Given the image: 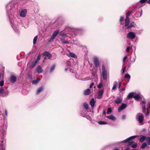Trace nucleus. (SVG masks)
Returning <instances> with one entry per match:
<instances>
[{"instance_id": "f257e3e1", "label": "nucleus", "mask_w": 150, "mask_h": 150, "mask_svg": "<svg viewBox=\"0 0 150 150\" xmlns=\"http://www.w3.org/2000/svg\"><path fill=\"white\" fill-rule=\"evenodd\" d=\"M138 137V136H133L130 137L127 139H126L122 141L123 143H127L128 142V145H131V147L133 148H136L137 146V143H134V142H129L131 139H134L137 137Z\"/></svg>"}, {"instance_id": "f03ea898", "label": "nucleus", "mask_w": 150, "mask_h": 150, "mask_svg": "<svg viewBox=\"0 0 150 150\" xmlns=\"http://www.w3.org/2000/svg\"><path fill=\"white\" fill-rule=\"evenodd\" d=\"M136 119L138 121L139 125H142L144 124V116L142 113H138L137 115Z\"/></svg>"}, {"instance_id": "7ed1b4c3", "label": "nucleus", "mask_w": 150, "mask_h": 150, "mask_svg": "<svg viewBox=\"0 0 150 150\" xmlns=\"http://www.w3.org/2000/svg\"><path fill=\"white\" fill-rule=\"evenodd\" d=\"M128 99L130 98H134L136 100H139L141 98V96L139 94H137L133 92L130 93L127 96Z\"/></svg>"}, {"instance_id": "20e7f679", "label": "nucleus", "mask_w": 150, "mask_h": 150, "mask_svg": "<svg viewBox=\"0 0 150 150\" xmlns=\"http://www.w3.org/2000/svg\"><path fill=\"white\" fill-rule=\"evenodd\" d=\"M141 103V104L142 105L143 112L145 113L146 116H148L149 115V112L148 109L147 108V109H146L145 107V103H146L145 101L144 100L142 101Z\"/></svg>"}, {"instance_id": "39448f33", "label": "nucleus", "mask_w": 150, "mask_h": 150, "mask_svg": "<svg viewBox=\"0 0 150 150\" xmlns=\"http://www.w3.org/2000/svg\"><path fill=\"white\" fill-rule=\"evenodd\" d=\"M8 91L6 89H4L3 87L0 89V95L3 97L6 96L8 95Z\"/></svg>"}, {"instance_id": "423d86ee", "label": "nucleus", "mask_w": 150, "mask_h": 150, "mask_svg": "<svg viewBox=\"0 0 150 150\" xmlns=\"http://www.w3.org/2000/svg\"><path fill=\"white\" fill-rule=\"evenodd\" d=\"M59 33V31L58 30H56L53 33L52 35L51 36V38L49 40L48 42H53L54 39L57 36Z\"/></svg>"}, {"instance_id": "0eeeda50", "label": "nucleus", "mask_w": 150, "mask_h": 150, "mask_svg": "<svg viewBox=\"0 0 150 150\" xmlns=\"http://www.w3.org/2000/svg\"><path fill=\"white\" fill-rule=\"evenodd\" d=\"M136 35L133 32H130L127 35V37L130 39H134Z\"/></svg>"}, {"instance_id": "6e6552de", "label": "nucleus", "mask_w": 150, "mask_h": 150, "mask_svg": "<svg viewBox=\"0 0 150 150\" xmlns=\"http://www.w3.org/2000/svg\"><path fill=\"white\" fill-rule=\"evenodd\" d=\"M93 62L95 67L96 68H98L99 64V61L97 57H94L93 58Z\"/></svg>"}, {"instance_id": "1a4fd4ad", "label": "nucleus", "mask_w": 150, "mask_h": 150, "mask_svg": "<svg viewBox=\"0 0 150 150\" xmlns=\"http://www.w3.org/2000/svg\"><path fill=\"white\" fill-rule=\"evenodd\" d=\"M104 92L103 90H100L98 92V94L97 96V98L98 99H101L103 98Z\"/></svg>"}, {"instance_id": "9d476101", "label": "nucleus", "mask_w": 150, "mask_h": 150, "mask_svg": "<svg viewBox=\"0 0 150 150\" xmlns=\"http://www.w3.org/2000/svg\"><path fill=\"white\" fill-rule=\"evenodd\" d=\"M127 105L126 103H122L119 108L118 110L119 112H121L123 110L127 107Z\"/></svg>"}, {"instance_id": "9b49d317", "label": "nucleus", "mask_w": 150, "mask_h": 150, "mask_svg": "<svg viewBox=\"0 0 150 150\" xmlns=\"http://www.w3.org/2000/svg\"><path fill=\"white\" fill-rule=\"evenodd\" d=\"M6 9L7 10V13L8 16H9V13L10 11L11 10L12 7H11L10 4H8L6 6Z\"/></svg>"}, {"instance_id": "f8f14e48", "label": "nucleus", "mask_w": 150, "mask_h": 150, "mask_svg": "<svg viewBox=\"0 0 150 150\" xmlns=\"http://www.w3.org/2000/svg\"><path fill=\"white\" fill-rule=\"evenodd\" d=\"M27 11L26 9H24L22 10L20 14V16L23 17H24L26 16Z\"/></svg>"}, {"instance_id": "ddd939ff", "label": "nucleus", "mask_w": 150, "mask_h": 150, "mask_svg": "<svg viewBox=\"0 0 150 150\" xmlns=\"http://www.w3.org/2000/svg\"><path fill=\"white\" fill-rule=\"evenodd\" d=\"M16 77L14 75H12L10 77V81L12 83H15L16 81Z\"/></svg>"}, {"instance_id": "4468645a", "label": "nucleus", "mask_w": 150, "mask_h": 150, "mask_svg": "<svg viewBox=\"0 0 150 150\" xmlns=\"http://www.w3.org/2000/svg\"><path fill=\"white\" fill-rule=\"evenodd\" d=\"M42 54L44 56H47L49 59L52 56L51 54L48 52H43Z\"/></svg>"}, {"instance_id": "2eb2a0df", "label": "nucleus", "mask_w": 150, "mask_h": 150, "mask_svg": "<svg viewBox=\"0 0 150 150\" xmlns=\"http://www.w3.org/2000/svg\"><path fill=\"white\" fill-rule=\"evenodd\" d=\"M102 76L104 80H107V71L102 72Z\"/></svg>"}, {"instance_id": "dca6fc26", "label": "nucleus", "mask_w": 150, "mask_h": 150, "mask_svg": "<svg viewBox=\"0 0 150 150\" xmlns=\"http://www.w3.org/2000/svg\"><path fill=\"white\" fill-rule=\"evenodd\" d=\"M106 117L108 119L111 120L113 121H115L116 120V117L112 115L108 116Z\"/></svg>"}, {"instance_id": "f3484780", "label": "nucleus", "mask_w": 150, "mask_h": 150, "mask_svg": "<svg viewBox=\"0 0 150 150\" xmlns=\"http://www.w3.org/2000/svg\"><path fill=\"white\" fill-rule=\"evenodd\" d=\"M95 103V101L93 98H92L90 102V104L91 107L92 108H93L94 107V105Z\"/></svg>"}, {"instance_id": "a211bd4d", "label": "nucleus", "mask_w": 150, "mask_h": 150, "mask_svg": "<svg viewBox=\"0 0 150 150\" xmlns=\"http://www.w3.org/2000/svg\"><path fill=\"white\" fill-rule=\"evenodd\" d=\"M36 70L37 73L38 74H40L42 73L43 71V70L42 69L41 66L40 65L38 66V67H37Z\"/></svg>"}, {"instance_id": "6ab92c4d", "label": "nucleus", "mask_w": 150, "mask_h": 150, "mask_svg": "<svg viewBox=\"0 0 150 150\" xmlns=\"http://www.w3.org/2000/svg\"><path fill=\"white\" fill-rule=\"evenodd\" d=\"M122 98L118 97L115 100V102L117 104H120L122 102Z\"/></svg>"}, {"instance_id": "aec40b11", "label": "nucleus", "mask_w": 150, "mask_h": 150, "mask_svg": "<svg viewBox=\"0 0 150 150\" xmlns=\"http://www.w3.org/2000/svg\"><path fill=\"white\" fill-rule=\"evenodd\" d=\"M129 18L126 17L125 21V26H127L129 23Z\"/></svg>"}, {"instance_id": "412c9836", "label": "nucleus", "mask_w": 150, "mask_h": 150, "mask_svg": "<svg viewBox=\"0 0 150 150\" xmlns=\"http://www.w3.org/2000/svg\"><path fill=\"white\" fill-rule=\"evenodd\" d=\"M43 88H44L43 86H41L38 88L36 92L37 94H38L41 92L43 91Z\"/></svg>"}, {"instance_id": "4be33fe9", "label": "nucleus", "mask_w": 150, "mask_h": 150, "mask_svg": "<svg viewBox=\"0 0 150 150\" xmlns=\"http://www.w3.org/2000/svg\"><path fill=\"white\" fill-rule=\"evenodd\" d=\"M90 90L88 88L84 90V94L85 95H88L90 93Z\"/></svg>"}, {"instance_id": "5701e85b", "label": "nucleus", "mask_w": 150, "mask_h": 150, "mask_svg": "<svg viewBox=\"0 0 150 150\" xmlns=\"http://www.w3.org/2000/svg\"><path fill=\"white\" fill-rule=\"evenodd\" d=\"M12 26L16 32L18 33L19 32V30L18 29L17 27H16V26H15L14 24H12Z\"/></svg>"}, {"instance_id": "b1692460", "label": "nucleus", "mask_w": 150, "mask_h": 150, "mask_svg": "<svg viewBox=\"0 0 150 150\" xmlns=\"http://www.w3.org/2000/svg\"><path fill=\"white\" fill-rule=\"evenodd\" d=\"M134 24V22H132L130 23V24L126 28L127 29L130 28H131L133 27Z\"/></svg>"}, {"instance_id": "393cba45", "label": "nucleus", "mask_w": 150, "mask_h": 150, "mask_svg": "<svg viewBox=\"0 0 150 150\" xmlns=\"http://www.w3.org/2000/svg\"><path fill=\"white\" fill-rule=\"evenodd\" d=\"M40 81V79L37 78L36 80H33L32 81V83L33 84H37Z\"/></svg>"}, {"instance_id": "a878e982", "label": "nucleus", "mask_w": 150, "mask_h": 150, "mask_svg": "<svg viewBox=\"0 0 150 150\" xmlns=\"http://www.w3.org/2000/svg\"><path fill=\"white\" fill-rule=\"evenodd\" d=\"M146 137L145 136L142 135V137L140 138L139 140L141 142H143L145 139Z\"/></svg>"}, {"instance_id": "bb28decb", "label": "nucleus", "mask_w": 150, "mask_h": 150, "mask_svg": "<svg viewBox=\"0 0 150 150\" xmlns=\"http://www.w3.org/2000/svg\"><path fill=\"white\" fill-rule=\"evenodd\" d=\"M98 123L100 125H106L108 124V123L104 121H99L98 122Z\"/></svg>"}, {"instance_id": "cd10ccee", "label": "nucleus", "mask_w": 150, "mask_h": 150, "mask_svg": "<svg viewBox=\"0 0 150 150\" xmlns=\"http://www.w3.org/2000/svg\"><path fill=\"white\" fill-rule=\"evenodd\" d=\"M83 107L86 110L88 108V105L86 103H84L83 104Z\"/></svg>"}, {"instance_id": "c85d7f7f", "label": "nucleus", "mask_w": 150, "mask_h": 150, "mask_svg": "<svg viewBox=\"0 0 150 150\" xmlns=\"http://www.w3.org/2000/svg\"><path fill=\"white\" fill-rule=\"evenodd\" d=\"M40 57H41V55H40V54H39L38 55V57H37L36 59V60L35 61V62L37 63L39 61L40 59Z\"/></svg>"}, {"instance_id": "c756f323", "label": "nucleus", "mask_w": 150, "mask_h": 150, "mask_svg": "<svg viewBox=\"0 0 150 150\" xmlns=\"http://www.w3.org/2000/svg\"><path fill=\"white\" fill-rule=\"evenodd\" d=\"M61 42L63 43L68 44L69 43V42L68 41H65V40L63 39H61Z\"/></svg>"}, {"instance_id": "7c9ffc66", "label": "nucleus", "mask_w": 150, "mask_h": 150, "mask_svg": "<svg viewBox=\"0 0 150 150\" xmlns=\"http://www.w3.org/2000/svg\"><path fill=\"white\" fill-rule=\"evenodd\" d=\"M132 45L131 46L128 47H127L126 51L127 52H128L129 51V50L131 49H132Z\"/></svg>"}, {"instance_id": "2f4dec72", "label": "nucleus", "mask_w": 150, "mask_h": 150, "mask_svg": "<svg viewBox=\"0 0 150 150\" xmlns=\"http://www.w3.org/2000/svg\"><path fill=\"white\" fill-rule=\"evenodd\" d=\"M55 64H53L52 66L50 68V71L51 72H52L54 70L55 67Z\"/></svg>"}, {"instance_id": "473e14b6", "label": "nucleus", "mask_w": 150, "mask_h": 150, "mask_svg": "<svg viewBox=\"0 0 150 150\" xmlns=\"http://www.w3.org/2000/svg\"><path fill=\"white\" fill-rule=\"evenodd\" d=\"M146 141L147 142L148 145H150V137H147L146 139Z\"/></svg>"}, {"instance_id": "72a5a7b5", "label": "nucleus", "mask_w": 150, "mask_h": 150, "mask_svg": "<svg viewBox=\"0 0 150 150\" xmlns=\"http://www.w3.org/2000/svg\"><path fill=\"white\" fill-rule=\"evenodd\" d=\"M69 56L71 57L74 58H75L76 56V55L74 53L71 52L69 53Z\"/></svg>"}, {"instance_id": "f704fd0d", "label": "nucleus", "mask_w": 150, "mask_h": 150, "mask_svg": "<svg viewBox=\"0 0 150 150\" xmlns=\"http://www.w3.org/2000/svg\"><path fill=\"white\" fill-rule=\"evenodd\" d=\"M125 77L126 78L130 79V76L129 74H126L125 75Z\"/></svg>"}, {"instance_id": "c9c22d12", "label": "nucleus", "mask_w": 150, "mask_h": 150, "mask_svg": "<svg viewBox=\"0 0 150 150\" xmlns=\"http://www.w3.org/2000/svg\"><path fill=\"white\" fill-rule=\"evenodd\" d=\"M146 144L145 143H144L141 146V148L142 149H144L146 146Z\"/></svg>"}, {"instance_id": "e433bc0d", "label": "nucleus", "mask_w": 150, "mask_h": 150, "mask_svg": "<svg viewBox=\"0 0 150 150\" xmlns=\"http://www.w3.org/2000/svg\"><path fill=\"white\" fill-rule=\"evenodd\" d=\"M37 39V36H36L34 37L33 40V43L34 44H35L36 43Z\"/></svg>"}, {"instance_id": "4c0bfd02", "label": "nucleus", "mask_w": 150, "mask_h": 150, "mask_svg": "<svg viewBox=\"0 0 150 150\" xmlns=\"http://www.w3.org/2000/svg\"><path fill=\"white\" fill-rule=\"evenodd\" d=\"M112 112V110L110 108H109L108 109L107 111V113L109 114L110 113H111Z\"/></svg>"}, {"instance_id": "58836bf2", "label": "nucleus", "mask_w": 150, "mask_h": 150, "mask_svg": "<svg viewBox=\"0 0 150 150\" xmlns=\"http://www.w3.org/2000/svg\"><path fill=\"white\" fill-rule=\"evenodd\" d=\"M102 72L106 71L105 66L104 65H103L102 66Z\"/></svg>"}, {"instance_id": "ea45409f", "label": "nucleus", "mask_w": 150, "mask_h": 150, "mask_svg": "<svg viewBox=\"0 0 150 150\" xmlns=\"http://www.w3.org/2000/svg\"><path fill=\"white\" fill-rule=\"evenodd\" d=\"M103 84L102 83H100L98 85L97 87L98 88H100L103 86Z\"/></svg>"}, {"instance_id": "a19ab883", "label": "nucleus", "mask_w": 150, "mask_h": 150, "mask_svg": "<svg viewBox=\"0 0 150 150\" xmlns=\"http://www.w3.org/2000/svg\"><path fill=\"white\" fill-rule=\"evenodd\" d=\"M131 13V12L130 11H128L126 17H127V18H129V16L130 15Z\"/></svg>"}, {"instance_id": "79ce46f5", "label": "nucleus", "mask_w": 150, "mask_h": 150, "mask_svg": "<svg viewBox=\"0 0 150 150\" xmlns=\"http://www.w3.org/2000/svg\"><path fill=\"white\" fill-rule=\"evenodd\" d=\"M4 84V81L2 80L0 81V86H2Z\"/></svg>"}, {"instance_id": "37998d69", "label": "nucleus", "mask_w": 150, "mask_h": 150, "mask_svg": "<svg viewBox=\"0 0 150 150\" xmlns=\"http://www.w3.org/2000/svg\"><path fill=\"white\" fill-rule=\"evenodd\" d=\"M37 64V63H36L35 62L34 63H33L32 65L31 66V67H32V68L34 67L36 65V64Z\"/></svg>"}, {"instance_id": "c03bdc74", "label": "nucleus", "mask_w": 150, "mask_h": 150, "mask_svg": "<svg viewBox=\"0 0 150 150\" xmlns=\"http://www.w3.org/2000/svg\"><path fill=\"white\" fill-rule=\"evenodd\" d=\"M127 56H125L123 58V62H125L126 59H127Z\"/></svg>"}, {"instance_id": "a18cd8bd", "label": "nucleus", "mask_w": 150, "mask_h": 150, "mask_svg": "<svg viewBox=\"0 0 150 150\" xmlns=\"http://www.w3.org/2000/svg\"><path fill=\"white\" fill-rule=\"evenodd\" d=\"M146 1V0H140V2L141 3H144Z\"/></svg>"}, {"instance_id": "49530a36", "label": "nucleus", "mask_w": 150, "mask_h": 150, "mask_svg": "<svg viewBox=\"0 0 150 150\" xmlns=\"http://www.w3.org/2000/svg\"><path fill=\"white\" fill-rule=\"evenodd\" d=\"M123 19H124V17L123 16H121L120 17V21L121 23V22L123 21Z\"/></svg>"}, {"instance_id": "de8ad7c7", "label": "nucleus", "mask_w": 150, "mask_h": 150, "mask_svg": "<svg viewBox=\"0 0 150 150\" xmlns=\"http://www.w3.org/2000/svg\"><path fill=\"white\" fill-rule=\"evenodd\" d=\"M117 85H118L117 82L116 81H115L114 83V85L116 87Z\"/></svg>"}, {"instance_id": "09e8293b", "label": "nucleus", "mask_w": 150, "mask_h": 150, "mask_svg": "<svg viewBox=\"0 0 150 150\" xmlns=\"http://www.w3.org/2000/svg\"><path fill=\"white\" fill-rule=\"evenodd\" d=\"M60 35L62 36H66V34L65 33H60Z\"/></svg>"}, {"instance_id": "8fccbe9b", "label": "nucleus", "mask_w": 150, "mask_h": 150, "mask_svg": "<svg viewBox=\"0 0 150 150\" xmlns=\"http://www.w3.org/2000/svg\"><path fill=\"white\" fill-rule=\"evenodd\" d=\"M126 116L125 115H123L122 116V118L123 119L125 120V119Z\"/></svg>"}, {"instance_id": "3c124183", "label": "nucleus", "mask_w": 150, "mask_h": 150, "mask_svg": "<svg viewBox=\"0 0 150 150\" xmlns=\"http://www.w3.org/2000/svg\"><path fill=\"white\" fill-rule=\"evenodd\" d=\"M94 83H93V82L92 83H91V84L90 85V86L89 88H91L94 85Z\"/></svg>"}, {"instance_id": "603ef678", "label": "nucleus", "mask_w": 150, "mask_h": 150, "mask_svg": "<svg viewBox=\"0 0 150 150\" xmlns=\"http://www.w3.org/2000/svg\"><path fill=\"white\" fill-rule=\"evenodd\" d=\"M121 85V83L120 82H119V84H118V88L119 89H120V88Z\"/></svg>"}, {"instance_id": "864d4df0", "label": "nucleus", "mask_w": 150, "mask_h": 150, "mask_svg": "<svg viewBox=\"0 0 150 150\" xmlns=\"http://www.w3.org/2000/svg\"><path fill=\"white\" fill-rule=\"evenodd\" d=\"M3 127H2V126L0 128V131L1 132H2V131L3 130Z\"/></svg>"}, {"instance_id": "5fc2aeb1", "label": "nucleus", "mask_w": 150, "mask_h": 150, "mask_svg": "<svg viewBox=\"0 0 150 150\" xmlns=\"http://www.w3.org/2000/svg\"><path fill=\"white\" fill-rule=\"evenodd\" d=\"M116 88V86L114 85L113 87L112 88V90H114Z\"/></svg>"}, {"instance_id": "6e6d98bb", "label": "nucleus", "mask_w": 150, "mask_h": 150, "mask_svg": "<svg viewBox=\"0 0 150 150\" xmlns=\"http://www.w3.org/2000/svg\"><path fill=\"white\" fill-rule=\"evenodd\" d=\"M5 114L6 116L7 115V111L6 110H5Z\"/></svg>"}, {"instance_id": "4d7b16f0", "label": "nucleus", "mask_w": 150, "mask_h": 150, "mask_svg": "<svg viewBox=\"0 0 150 150\" xmlns=\"http://www.w3.org/2000/svg\"><path fill=\"white\" fill-rule=\"evenodd\" d=\"M5 133H6V131H2L1 132V133L2 134H5Z\"/></svg>"}, {"instance_id": "13d9d810", "label": "nucleus", "mask_w": 150, "mask_h": 150, "mask_svg": "<svg viewBox=\"0 0 150 150\" xmlns=\"http://www.w3.org/2000/svg\"><path fill=\"white\" fill-rule=\"evenodd\" d=\"M125 90V88H123L121 89V91H124Z\"/></svg>"}, {"instance_id": "bf43d9fd", "label": "nucleus", "mask_w": 150, "mask_h": 150, "mask_svg": "<svg viewBox=\"0 0 150 150\" xmlns=\"http://www.w3.org/2000/svg\"><path fill=\"white\" fill-rule=\"evenodd\" d=\"M142 10H141V12L140 13V16H141L142 15Z\"/></svg>"}, {"instance_id": "052dcab7", "label": "nucleus", "mask_w": 150, "mask_h": 150, "mask_svg": "<svg viewBox=\"0 0 150 150\" xmlns=\"http://www.w3.org/2000/svg\"><path fill=\"white\" fill-rule=\"evenodd\" d=\"M125 68L124 69H123V70L122 71V73H123L125 72Z\"/></svg>"}, {"instance_id": "680f3d73", "label": "nucleus", "mask_w": 150, "mask_h": 150, "mask_svg": "<svg viewBox=\"0 0 150 150\" xmlns=\"http://www.w3.org/2000/svg\"><path fill=\"white\" fill-rule=\"evenodd\" d=\"M147 3L149 4H150V0H149L147 2Z\"/></svg>"}, {"instance_id": "e2e57ef3", "label": "nucleus", "mask_w": 150, "mask_h": 150, "mask_svg": "<svg viewBox=\"0 0 150 150\" xmlns=\"http://www.w3.org/2000/svg\"><path fill=\"white\" fill-rule=\"evenodd\" d=\"M114 150H120L118 149L117 148H115L114 149Z\"/></svg>"}, {"instance_id": "0e129e2a", "label": "nucleus", "mask_w": 150, "mask_h": 150, "mask_svg": "<svg viewBox=\"0 0 150 150\" xmlns=\"http://www.w3.org/2000/svg\"><path fill=\"white\" fill-rule=\"evenodd\" d=\"M103 113L105 115H106V112H105V111H104L103 112Z\"/></svg>"}, {"instance_id": "69168bd1", "label": "nucleus", "mask_w": 150, "mask_h": 150, "mask_svg": "<svg viewBox=\"0 0 150 150\" xmlns=\"http://www.w3.org/2000/svg\"><path fill=\"white\" fill-rule=\"evenodd\" d=\"M68 68H66L65 69V71H67L68 70Z\"/></svg>"}, {"instance_id": "338daca9", "label": "nucleus", "mask_w": 150, "mask_h": 150, "mask_svg": "<svg viewBox=\"0 0 150 150\" xmlns=\"http://www.w3.org/2000/svg\"><path fill=\"white\" fill-rule=\"evenodd\" d=\"M83 80H87V78H85V79H84Z\"/></svg>"}, {"instance_id": "774afa93", "label": "nucleus", "mask_w": 150, "mask_h": 150, "mask_svg": "<svg viewBox=\"0 0 150 150\" xmlns=\"http://www.w3.org/2000/svg\"><path fill=\"white\" fill-rule=\"evenodd\" d=\"M2 150H5V148H3L2 149Z\"/></svg>"}]
</instances>
